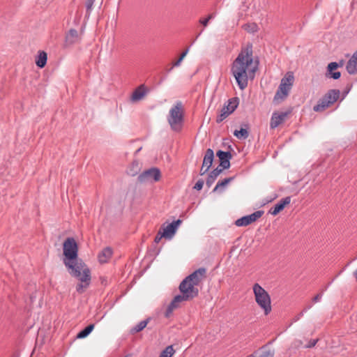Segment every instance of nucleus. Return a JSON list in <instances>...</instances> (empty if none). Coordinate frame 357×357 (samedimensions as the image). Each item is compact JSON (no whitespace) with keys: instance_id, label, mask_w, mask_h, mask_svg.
<instances>
[{"instance_id":"2f4dec72","label":"nucleus","mask_w":357,"mask_h":357,"mask_svg":"<svg viewBox=\"0 0 357 357\" xmlns=\"http://www.w3.org/2000/svg\"><path fill=\"white\" fill-rule=\"evenodd\" d=\"M215 15L213 13H211L208 15L206 18L204 19H200L199 22L204 26H206L208 24V22L214 17Z\"/></svg>"},{"instance_id":"39448f33","label":"nucleus","mask_w":357,"mask_h":357,"mask_svg":"<svg viewBox=\"0 0 357 357\" xmlns=\"http://www.w3.org/2000/svg\"><path fill=\"white\" fill-rule=\"evenodd\" d=\"M253 292L257 303L264 310V314L266 315L269 314L271 311V298L268 292L258 283L253 285Z\"/></svg>"},{"instance_id":"49530a36","label":"nucleus","mask_w":357,"mask_h":357,"mask_svg":"<svg viewBox=\"0 0 357 357\" xmlns=\"http://www.w3.org/2000/svg\"><path fill=\"white\" fill-rule=\"evenodd\" d=\"M354 276L357 282V269L354 272Z\"/></svg>"},{"instance_id":"b1692460","label":"nucleus","mask_w":357,"mask_h":357,"mask_svg":"<svg viewBox=\"0 0 357 357\" xmlns=\"http://www.w3.org/2000/svg\"><path fill=\"white\" fill-rule=\"evenodd\" d=\"M45 340V335L43 334V331L40 330L38 334V337L36 338V347L34 349V352L38 350V351L42 352L43 347V344Z\"/></svg>"},{"instance_id":"8fccbe9b","label":"nucleus","mask_w":357,"mask_h":357,"mask_svg":"<svg viewBox=\"0 0 357 357\" xmlns=\"http://www.w3.org/2000/svg\"><path fill=\"white\" fill-rule=\"evenodd\" d=\"M349 93V90L348 91H345L344 93L347 94Z\"/></svg>"},{"instance_id":"aec40b11","label":"nucleus","mask_w":357,"mask_h":357,"mask_svg":"<svg viewBox=\"0 0 357 357\" xmlns=\"http://www.w3.org/2000/svg\"><path fill=\"white\" fill-rule=\"evenodd\" d=\"M112 255V250L109 247H107L98 254V260L101 264L106 263Z\"/></svg>"},{"instance_id":"1a4fd4ad","label":"nucleus","mask_w":357,"mask_h":357,"mask_svg":"<svg viewBox=\"0 0 357 357\" xmlns=\"http://www.w3.org/2000/svg\"><path fill=\"white\" fill-rule=\"evenodd\" d=\"M229 104H234L231 109L227 108V106H224L220 110V114L217 116L216 122L218 123H221L225 120L229 114L235 111L239 104V98L234 97L229 99Z\"/></svg>"},{"instance_id":"a211bd4d","label":"nucleus","mask_w":357,"mask_h":357,"mask_svg":"<svg viewBox=\"0 0 357 357\" xmlns=\"http://www.w3.org/2000/svg\"><path fill=\"white\" fill-rule=\"evenodd\" d=\"M222 169L218 167L209 173L206 181V185L208 188H210L213 185L217 177L222 172Z\"/></svg>"},{"instance_id":"5701e85b","label":"nucleus","mask_w":357,"mask_h":357,"mask_svg":"<svg viewBox=\"0 0 357 357\" xmlns=\"http://www.w3.org/2000/svg\"><path fill=\"white\" fill-rule=\"evenodd\" d=\"M95 326L94 324H89L87 326H86L84 329L81 330L77 334V338L82 339L86 337L93 330Z\"/></svg>"},{"instance_id":"ea45409f","label":"nucleus","mask_w":357,"mask_h":357,"mask_svg":"<svg viewBox=\"0 0 357 357\" xmlns=\"http://www.w3.org/2000/svg\"><path fill=\"white\" fill-rule=\"evenodd\" d=\"M210 169H208V167H204L203 165L202 166L201 169H200V171H199V174L201 176H203L204 175L206 172H208V171Z\"/></svg>"},{"instance_id":"f03ea898","label":"nucleus","mask_w":357,"mask_h":357,"mask_svg":"<svg viewBox=\"0 0 357 357\" xmlns=\"http://www.w3.org/2000/svg\"><path fill=\"white\" fill-rule=\"evenodd\" d=\"M253 63L252 45L248 43L234 61L231 71L238 87L243 90L248 86L247 70Z\"/></svg>"},{"instance_id":"a878e982","label":"nucleus","mask_w":357,"mask_h":357,"mask_svg":"<svg viewBox=\"0 0 357 357\" xmlns=\"http://www.w3.org/2000/svg\"><path fill=\"white\" fill-rule=\"evenodd\" d=\"M274 351L271 349H262L259 353L255 352L248 357H273Z\"/></svg>"},{"instance_id":"79ce46f5","label":"nucleus","mask_w":357,"mask_h":357,"mask_svg":"<svg viewBox=\"0 0 357 357\" xmlns=\"http://www.w3.org/2000/svg\"><path fill=\"white\" fill-rule=\"evenodd\" d=\"M258 64H259V61L256 60L255 61V66L250 70L253 73H255L258 68Z\"/></svg>"},{"instance_id":"a18cd8bd","label":"nucleus","mask_w":357,"mask_h":357,"mask_svg":"<svg viewBox=\"0 0 357 357\" xmlns=\"http://www.w3.org/2000/svg\"><path fill=\"white\" fill-rule=\"evenodd\" d=\"M234 104H229V99L227 100V104L225 103L224 106H227V108L231 109Z\"/></svg>"},{"instance_id":"09e8293b","label":"nucleus","mask_w":357,"mask_h":357,"mask_svg":"<svg viewBox=\"0 0 357 357\" xmlns=\"http://www.w3.org/2000/svg\"><path fill=\"white\" fill-rule=\"evenodd\" d=\"M132 165H133V166H134V165H136V167H138V163H137V162H133V164H132Z\"/></svg>"},{"instance_id":"cd10ccee","label":"nucleus","mask_w":357,"mask_h":357,"mask_svg":"<svg viewBox=\"0 0 357 357\" xmlns=\"http://www.w3.org/2000/svg\"><path fill=\"white\" fill-rule=\"evenodd\" d=\"M175 353L173 346H167L160 354L159 357H172Z\"/></svg>"},{"instance_id":"393cba45","label":"nucleus","mask_w":357,"mask_h":357,"mask_svg":"<svg viewBox=\"0 0 357 357\" xmlns=\"http://www.w3.org/2000/svg\"><path fill=\"white\" fill-rule=\"evenodd\" d=\"M151 318H148L145 320L140 321L138 324H137L130 330V333L132 334H134L142 331L147 326Z\"/></svg>"},{"instance_id":"412c9836","label":"nucleus","mask_w":357,"mask_h":357,"mask_svg":"<svg viewBox=\"0 0 357 357\" xmlns=\"http://www.w3.org/2000/svg\"><path fill=\"white\" fill-rule=\"evenodd\" d=\"M245 128H241L239 130H236L234 132V135L238 139H246L249 136V132L248 130V124H244Z\"/></svg>"},{"instance_id":"f257e3e1","label":"nucleus","mask_w":357,"mask_h":357,"mask_svg":"<svg viewBox=\"0 0 357 357\" xmlns=\"http://www.w3.org/2000/svg\"><path fill=\"white\" fill-rule=\"evenodd\" d=\"M206 277V269L199 268L185 277L180 283L178 289L181 294L176 295L167 306L165 317H170L174 310L179 307V304L184 301H190L199 294L198 286Z\"/></svg>"},{"instance_id":"f8f14e48","label":"nucleus","mask_w":357,"mask_h":357,"mask_svg":"<svg viewBox=\"0 0 357 357\" xmlns=\"http://www.w3.org/2000/svg\"><path fill=\"white\" fill-rule=\"evenodd\" d=\"M216 156L219 158L220 169H227L230 167V160L232 155L229 151L218 150L216 152Z\"/></svg>"},{"instance_id":"c03bdc74","label":"nucleus","mask_w":357,"mask_h":357,"mask_svg":"<svg viewBox=\"0 0 357 357\" xmlns=\"http://www.w3.org/2000/svg\"><path fill=\"white\" fill-rule=\"evenodd\" d=\"M336 64L337 65V68H341L344 66V61L343 60H340L339 62H336Z\"/></svg>"},{"instance_id":"c85d7f7f","label":"nucleus","mask_w":357,"mask_h":357,"mask_svg":"<svg viewBox=\"0 0 357 357\" xmlns=\"http://www.w3.org/2000/svg\"><path fill=\"white\" fill-rule=\"evenodd\" d=\"M36 65L40 68L45 67V50L39 51L38 58L36 60Z\"/></svg>"},{"instance_id":"0eeeda50","label":"nucleus","mask_w":357,"mask_h":357,"mask_svg":"<svg viewBox=\"0 0 357 357\" xmlns=\"http://www.w3.org/2000/svg\"><path fill=\"white\" fill-rule=\"evenodd\" d=\"M76 270L79 273V275L72 276L77 278L81 282L77 284L76 290L78 293L82 294L89 286L91 280V271L87 266L83 267L82 269L76 268Z\"/></svg>"},{"instance_id":"dca6fc26","label":"nucleus","mask_w":357,"mask_h":357,"mask_svg":"<svg viewBox=\"0 0 357 357\" xmlns=\"http://www.w3.org/2000/svg\"><path fill=\"white\" fill-rule=\"evenodd\" d=\"M291 202V197L288 196L282 199H280L274 206H273L269 213L273 215H277L280 212H281L284 207L290 204Z\"/></svg>"},{"instance_id":"ddd939ff","label":"nucleus","mask_w":357,"mask_h":357,"mask_svg":"<svg viewBox=\"0 0 357 357\" xmlns=\"http://www.w3.org/2000/svg\"><path fill=\"white\" fill-rule=\"evenodd\" d=\"M289 87L287 86V83L280 82L279 87L274 96L273 102L275 103H280L284 100L288 96Z\"/></svg>"},{"instance_id":"e433bc0d","label":"nucleus","mask_w":357,"mask_h":357,"mask_svg":"<svg viewBox=\"0 0 357 357\" xmlns=\"http://www.w3.org/2000/svg\"><path fill=\"white\" fill-rule=\"evenodd\" d=\"M95 1L96 0H86V7L87 11H89L91 10Z\"/></svg>"},{"instance_id":"473e14b6","label":"nucleus","mask_w":357,"mask_h":357,"mask_svg":"<svg viewBox=\"0 0 357 357\" xmlns=\"http://www.w3.org/2000/svg\"><path fill=\"white\" fill-rule=\"evenodd\" d=\"M311 307H312V305H307V307H305L303 310V311H301L299 314H297V315L294 318L293 321H294V322H296V321H298V320L301 319V317H302L303 316L304 312H307V311L309 309H310Z\"/></svg>"},{"instance_id":"4c0bfd02","label":"nucleus","mask_w":357,"mask_h":357,"mask_svg":"<svg viewBox=\"0 0 357 357\" xmlns=\"http://www.w3.org/2000/svg\"><path fill=\"white\" fill-rule=\"evenodd\" d=\"M249 29L246 28V29L248 30L250 32H255L257 31V24H252L250 25H246Z\"/></svg>"},{"instance_id":"2eb2a0df","label":"nucleus","mask_w":357,"mask_h":357,"mask_svg":"<svg viewBox=\"0 0 357 357\" xmlns=\"http://www.w3.org/2000/svg\"><path fill=\"white\" fill-rule=\"evenodd\" d=\"M148 92L149 89L144 84L139 85L133 91L130 97L131 102H136L142 100Z\"/></svg>"},{"instance_id":"423d86ee","label":"nucleus","mask_w":357,"mask_h":357,"mask_svg":"<svg viewBox=\"0 0 357 357\" xmlns=\"http://www.w3.org/2000/svg\"><path fill=\"white\" fill-rule=\"evenodd\" d=\"M340 92L338 89L329 90L319 101L318 103L313 107V110L317 112L324 111L332 104L337 100Z\"/></svg>"},{"instance_id":"7c9ffc66","label":"nucleus","mask_w":357,"mask_h":357,"mask_svg":"<svg viewBox=\"0 0 357 357\" xmlns=\"http://www.w3.org/2000/svg\"><path fill=\"white\" fill-rule=\"evenodd\" d=\"M294 75L290 73H287L284 78L282 79L281 82L287 83L288 87L291 89V86L294 82Z\"/></svg>"},{"instance_id":"58836bf2","label":"nucleus","mask_w":357,"mask_h":357,"mask_svg":"<svg viewBox=\"0 0 357 357\" xmlns=\"http://www.w3.org/2000/svg\"><path fill=\"white\" fill-rule=\"evenodd\" d=\"M183 60V59H182L181 56H179V58L176 60L175 61H174L172 63H173V67H178L181 65V63L182 62V61Z\"/></svg>"},{"instance_id":"de8ad7c7","label":"nucleus","mask_w":357,"mask_h":357,"mask_svg":"<svg viewBox=\"0 0 357 357\" xmlns=\"http://www.w3.org/2000/svg\"><path fill=\"white\" fill-rule=\"evenodd\" d=\"M173 68H174V67H173V65H172V67H171L170 68H168V69L167 70V73H169V72L173 69Z\"/></svg>"},{"instance_id":"f704fd0d","label":"nucleus","mask_w":357,"mask_h":357,"mask_svg":"<svg viewBox=\"0 0 357 357\" xmlns=\"http://www.w3.org/2000/svg\"><path fill=\"white\" fill-rule=\"evenodd\" d=\"M162 238H164V236H163L162 232L161 231V229H160L159 231L158 232L157 235L155 237L154 242L155 243H158L160 241V240L162 239Z\"/></svg>"},{"instance_id":"20e7f679","label":"nucleus","mask_w":357,"mask_h":357,"mask_svg":"<svg viewBox=\"0 0 357 357\" xmlns=\"http://www.w3.org/2000/svg\"><path fill=\"white\" fill-rule=\"evenodd\" d=\"M167 121L172 130L179 132L181 130L184 121V111L181 101L176 102L170 109L167 116Z\"/></svg>"},{"instance_id":"c9c22d12","label":"nucleus","mask_w":357,"mask_h":357,"mask_svg":"<svg viewBox=\"0 0 357 357\" xmlns=\"http://www.w3.org/2000/svg\"><path fill=\"white\" fill-rule=\"evenodd\" d=\"M318 339L316 340H310L307 345L305 346V348H312L314 347L318 342Z\"/></svg>"},{"instance_id":"4468645a","label":"nucleus","mask_w":357,"mask_h":357,"mask_svg":"<svg viewBox=\"0 0 357 357\" xmlns=\"http://www.w3.org/2000/svg\"><path fill=\"white\" fill-rule=\"evenodd\" d=\"M182 221L180 219L173 221L169 224L166 227L162 228L163 236L165 238H172L175 234L178 226L181 224Z\"/></svg>"},{"instance_id":"72a5a7b5","label":"nucleus","mask_w":357,"mask_h":357,"mask_svg":"<svg viewBox=\"0 0 357 357\" xmlns=\"http://www.w3.org/2000/svg\"><path fill=\"white\" fill-rule=\"evenodd\" d=\"M204 183V181L202 179H199L197 181L193 188L197 190H201L203 188Z\"/></svg>"},{"instance_id":"37998d69","label":"nucleus","mask_w":357,"mask_h":357,"mask_svg":"<svg viewBox=\"0 0 357 357\" xmlns=\"http://www.w3.org/2000/svg\"><path fill=\"white\" fill-rule=\"evenodd\" d=\"M188 51H189V47H188V48H187L184 52H183V53L181 54V56H181L182 59H184V58H185V56L187 55V54H188Z\"/></svg>"},{"instance_id":"7ed1b4c3","label":"nucleus","mask_w":357,"mask_h":357,"mask_svg":"<svg viewBox=\"0 0 357 357\" xmlns=\"http://www.w3.org/2000/svg\"><path fill=\"white\" fill-rule=\"evenodd\" d=\"M63 262L71 275H79L77 269H82L86 265L78 257V245L73 237L67 238L63 243Z\"/></svg>"},{"instance_id":"a19ab883","label":"nucleus","mask_w":357,"mask_h":357,"mask_svg":"<svg viewBox=\"0 0 357 357\" xmlns=\"http://www.w3.org/2000/svg\"><path fill=\"white\" fill-rule=\"evenodd\" d=\"M321 297H322V293L318 294H317V295H316V296L312 298V301H313L314 303H317V302H319V301L321 300Z\"/></svg>"},{"instance_id":"bb28decb","label":"nucleus","mask_w":357,"mask_h":357,"mask_svg":"<svg viewBox=\"0 0 357 357\" xmlns=\"http://www.w3.org/2000/svg\"><path fill=\"white\" fill-rule=\"evenodd\" d=\"M234 179V176L226 178L222 181H219L216 184L215 187L213 188V192H217L220 188L225 187L227 184H229L231 181Z\"/></svg>"},{"instance_id":"6ab92c4d","label":"nucleus","mask_w":357,"mask_h":357,"mask_svg":"<svg viewBox=\"0 0 357 357\" xmlns=\"http://www.w3.org/2000/svg\"><path fill=\"white\" fill-rule=\"evenodd\" d=\"M214 160V152L211 149H208L204 154L202 165L204 167L210 169Z\"/></svg>"},{"instance_id":"c756f323","label":"nucleus","mask_w":357,"mask_h":357,"mask_svg":"<svg viewBox=\"0 0 357 357\" xmlns=\"http://www.w3.org/2000/svg\"><path fill=\"white\" fill-rule=\"evenodd\" d=\"M78 36V33L75 29H70L67 36H66V40L69 43H72L75 41V39H76Z\"/></svg>"},{"instance_id":"9b49d317","label":"nucleus","mask_w":357,"mask_h":357,"mask_svg":"<svg viewBox=\"0 0 357 357\" xmlns=\"http://www.w3.org/2000/svg\"><path fill=\"white\" fill-rule=\"evenodd\" d=\"M291 112V109L286 112H273L271 119L270 127L272 129L277 128L285 120Z\"/></svg>"},{"instance_id":"4be33fe9","label":"nucleus","mask_w":357,"mask_h":357,"mask_svg":"<svg viewBox=\"0 0 357 357\" xmlns=\"http://www.w3.org/2000/svg\"><path fill=\"white\" fill-rule=\"evenodd\" d=\"M346 70L350 75H355L357 73V61L350 58L346 65Z\"/></svg>"},{"instance_id":"f3484780","label":"nucleus","mask_w":357,"mask_h":357,"mask_svg":"<svg viewBox=\"0 0 357 357\" xmlns=\"http://www.w3.org/2000/svg\"><path fill=\"white\" fill-rule=\"evenodd\" d=\"M337 69V65L336 64V62L329 63L327 66L326 72L325 73L326 77L338 79L341 76V73L339 71H335Z\"/></svg>"},{"instance_id":"9d476101","label":"nucleus","mask_w":357,"mask_h":357,"mask_svg":"<svg viewBox=\"0 0 357 357\" xmlns=\"http://www.w3.org/2000/svg\"><path fill=\"white\" fill-rule=\"evenodd\" d=\"M263 214V211H257L250 215H245L241 218H238L236 220L235 225L237 227L248 226L261 218Z\"/></svg>"},{"instance_id":"6e6552de","label":"nucleus","mask_w":357,"mask_h":357,"mask_svg":"<svg viewBox=\"0 0 357 357\" xmlns=\"http://www.w3.org/2000/svg\"><path fill=\"white\" fill-rule=\"evenodd\" d=\"M161 173L158 168L151 167L144 170L137 177V181L141 183L157 182L160 179Z\"/></svg>"}]
</instances>
